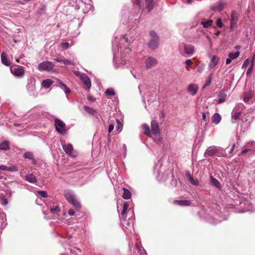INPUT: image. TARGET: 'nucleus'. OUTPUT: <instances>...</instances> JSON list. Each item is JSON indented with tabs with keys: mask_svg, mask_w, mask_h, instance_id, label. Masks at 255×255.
<instances>
[{
	"mask_svg": "<svg viewBox=\"0 0 255 255\" xmlns=\"http://www.w3.org/2000/svg\"><path fill=\"white\" fill-rule=\"evenodd\" d=\"M80 79L83 82V84L84 85V87L87 89L89 90L91 88V81L90 80L88 76L84 74V75H81V77L80 78Z\"/></svg>",
	"mask_w": 255,
	"mask_h": 255,
	"instance_id": "15",
	"label": "nucleus"
},
{
	"mask_svg": "<svg viewBox=\"0 0 255 255\" xmlns=\"http://www.w3.org/2000/svg\"><path fill=\"white\" fill-rule=\"evenodd\" d=\"M0 169L2 170L8 171L10 172H16L18 170L17 167L15 165L8 167L4 165H0Z\"/></svg>",
	"mask_w": 255,
	"mask_h": 255,
	"instance_id": "20",
	"label": "nucleus"
},
{
	"mask_svg": "<svg viewBox=\"0 0 255 255\" xmlns=\"http://www.w3.org/2000/svg\"><path fill=\"white\" fill-rule=\"evenodd\" d=\"M150 40L148 44V46L152 49H156L159 46V37L154 31H150L149 32Z\"/></svg>",
	"mask_w": 255,
	"mask_h": 255,
	"instance_id": "4",
	"label": "nucleus"
},
{
	"mask_svg": "<svg viewBox=\"0 0 255 255\" xmlns=\"http://www.w3.org/2000/svg\"><path fill=\"white\" fill-rule=\"evenodd\" d=\"M212 22H213L212 20H209L206 21H202L201 24L203 25L204 27L207 28L211 25Z\"/></svg>",
	"mask_w": 255,
	"mask_h": 255,
	"instance_id": "45",
	"label": "nucleus"
},
{
	"mask_svg": "<svg viewBox=\"0 0 255 255\" xmlns=\"http://www.w3.org/2000/svg\"><path fill=\"white\" fill-rule=\"evenodd\" d=\"M145 64L147 69H150L157 64V61L156 58L149 56L146 59Z\"/></svg>",
	"mask_w": 255,
	"mask_h": 255,
	"instance_id": "14",
	"label": "nucleus"
},
{
	"mask_svg": "<svg viewBox=\"0 0 255 255\" xmlns=\"http://www.w3.org/2000/svg\"><path fill=\"white\" fill-rule=\"evenodd\" d=\"M54 60L57 62L62 63V60H63V59L56 58H54Z\"/></svg>",
	"mask_w": 255,
	"mask_h": 255,
	"instance_id": "62",
	"label": "nucleus"
},
{
	"mask_svg": "<svg viewBox=\"0 0 255 255\" xmlns=\"http://www.w3.org/2000/svg\"><path fill=\"white\" fill-rule=\"evenodd\" d=\"M129 207V205L128 202H124L123 205V210L121 213V219L125 218V215Z\"/></svg>",
	"mask_w": 255,
	"mask_h": 255,
	"instance_id": "31",
	"label": "nucleus"
},
{
	"mask_svg": "<svg viewBox=\"0 0 255 255\" xmlns=\"http://www.w3.org/2000/svg\"><path fill=\"white\" fill-rule=\"evenodd\" d=\"M226 93L227 91L224 89L221 90L219 92L217 96V99L215 100L216 104H220L224 103L226 101L227 97Z\"/></svg>",
	"mask_w": 255,
	"mask_h": 255,
	"instance_id": "13",
	"label": "nucleus"
},
{
	"mask_svg": "<svg viewBox=\"0 0 255 255\" xmlns=\"http://www.w3.org/2000/svg\"><path fill=\"white\" fill-rule=\"evenodd\" d=\"M62 146L63 150L67 154L73 157L76 156V153L73 150L72 144L64 142L62 143Z\"/></svg>",
	"mask_w": 255,
	"mask_h": 255,
	"instance_id": "11",
	"label": "nucleus"
},
{
	"mask_svg": "<svg viewBox=\"0 0 255 255\" xmlns=\"http://www.w3.org/2000/svg\"><path fill=\"white\" fill-rule=\"evenodd\" d=\"M216 24H217V25L220 28L222 27V26L223 25L222 21L220 18L217 19Z\"/></svg>",
	"mask_w": 255,
	"mask_h": 255,
	"instance_id": "54",
	"label": "nucleus"
},
{
	"mask_svg": "<svg viewBox=\"0 0 255 255\" xmlns=\"http://www.w3.org/2000/svg\"><path fill=\"white\" fill-rule=\"evenodd\" d=\"M226 0H220L211 6V9L214 11H221L227 5Z\"/></svg>",
	"mask_w": 255,
	"mask_h": 255,
	"instance_id": "8",
	"label": "nucleus"
},
{
	"mask_svg": "<svg viewBox=\"0 0 255 255\" xmlns=\"http://www.w3.org/2000/svg\"><path fill=\"white\" fill-rule=\"evenodd\" d=\"M53 83V81L51 79H45L42 81V86L43 87L47 89L49 88Z\"/></svg>",
	"mask_w": 255,
	"mask_h": 255,
	"instance_id": "27",
	"label": "nucleus"
},
{
	"mask_svg": "<svg viewBox=\"0 0 255 255\" xmlns=\"http://www.w3.org/2000/svg\"><path fill=\"white\" fill-rule=\"evenodd\" d=\"M61 46L65 49H67L69 47V44L68 42H63L61 43Z\"/></svg>",
	"mask_w": 255,
	"mask_h": 255,
	"instance_id": "56",
	"label": "nucleus"
},
{
	"mask_svg": "<svg viewBox=\"0 0 255 255\" xmlns=\"http://www.w3.org/2000/svg\"><path fill=\"white\" fill-rule=\"evenodd\" d=\"M55 126L56 131L61 134L64 135L66 132V125L61 120L56 119L55 120Z\"/></svg>",
	"mask_w": 255,
	"mask_h": 255,
	"instance_id": "7",
	"label": "nucleus"
},
{
	"mask_svg": "<svg viewBox=\"0 0 255 255\" xmlns=\"http://www.w3.org/2000/svg\"><path fill=\"white\" fill-rule=\"evenodd\" d=\"M54 67V65L52 62L45 61L42 62H41L38 66V69L40 71H51Z\"/></svg>",
	"mask_w": 255,
	"mask_h": 255,
	"instance_id": "6",
	"label": "nucleus"
},
{
	"mask_svg": "<svg viewBox=\"0 0 255 255\" xmlns=\"http://www.w3.org/2000/svg\"><path fill=\"white\" fill-rule=\"evenodd\" d=\"M9 148V144L7 141H3L0 143V150H6Z\"/></svg>",
	"mask_w": 255,
	"mask_h": 255,
	"instance_id": "32",
	"label": "nucleus"
},
{
	"mask_svg": "<svg viewBox=\"0 0 255 255\" xmlns=\"http://www.w3.org/2000/svg\"><path fill=\"white\" fill-rule=\"evenodd\" d=\"M136 249L139 255H146L145 250L143 248L139 247L137 245H136Z\"/></svg>",
	"mask_w": 255,
	"mask_h": 255,
	"instance_id": "44",
	"label": "nucleus"
},
{
	"mask_svg": "<svg viewBox=\"0 0 255 255\" xmlns=\"http://www.w3.org/2000/svg\"><path fill=\"white\" fill-rule=\"evenodd\" d=\"M212 74H210L208 77L207 79L206 80L204 86L203 88H205V87L209 86L212 82Z\"/></svg>",
	"mask_w": 255,
	"mask_h": 255,
	"instance_id": "42",
	"label": "nucleus"
},
{
	"mask_svg": "<svg viewBox=\"0 0 255 255\" xmlns=\"http://www.w3.org/2000/svg\"><path fill=\"white\" fill-rule=\"evenodd\" d=\"M74 74L80 77V78L81 77V75H84V73H82L79 71H74Z\"/></svg>",
	"mask_w": 255,
	"mask_h": 255,
	"instance_id": "58",
	"label": "nucleus"
},
{
	"mask_svg": "<svg viewBox=\"0 0 255 255\" xmlns=\"http://www.w3.org/2000/svg\"><path fill=\"white\" fill-rule=\"evenodd\" d=\"M151 135H153V139L157 144H162V139L160 135L159 127L156 121L153 120L151 122Z\"/></svg>",
	"mask_w": 255,
	"mask_h": 255,
	"instance_id": "2",
	"label": "nucleus"
},
{
	"mask_svg": "<svg viewBox=\"0 0 255 255\" xmlns=\"http://www.w3.org/2000/svg\"><path fill=\"white\" fill-rule=\"evenodd\" d=\"M210 184L211 185L216 187L218 188H220L221 187V184L219 183V182L216 179L213 178V177H211Z\"/></svg>",
	"mask_w": 255,
	"mask_h": 255,
	"instance_id": "34",
	"label": "nucleus"
},
{
	"mask_svg": "<svg viewBox=\"0 0 255 255\" xmlns=\"http://www.w3.org/2000/svg\"><path fill=\"white\" fill-rule=\"evenodd\" d=\"M133 40L134 38L130 33L126 34L121 37L120 45H118L117 48L115 47L113 49L114 60L118 61L119 62L121 61L119 64L120 65L117 66V67H122L125 64V57H126L127 54L130 51L129 44Z\"/></svg>",
	"mask_w": 255,
	"mask_h": 255,
	"instance_id": "1",
	"label": "nucleus"
},
{
	"mask_svg": "<svg viewBox=\"0 0 255 255\" xmlns=\"http://www.w3.org/2000/svg\"><path fill=\"white\" fill-rule=\"evenodd\" d=\"M25 180L31 183H35L37 182L36 177L32 173L26 175L25 176Z\"/></svg>",
	"mask_w": 255,
	"mask_h": 255,
	"instance_id": "25",
	"label": "nucleus"
},
{
	"mask_svg": "<svg viewBox=\"0 0 255 255\" xmlns=\"http://www.w3.org/2000/svg\"><path fill=\"white\" fill-rule=\"evenodd\" d=\"M84 110L86 112H87L88 113L91 115H94L95 113H96V111L94 109H92L87 106L84 107Z\"/></svg>",
	"mask_w": 255,
	"mask_h": 255,
	"instance_id": "41",
	"label": "nucleus"
},
{
	"mask_svg": "<svg viewBox=\"0 0 255 255\" xmlns=\"http://www.w3.org/2000/svg\"><path fill=\"white\" fill-rule=\"evenodd\" d=\"M37 193L42 197L46 198L47 197V193L45 191H38Z\"/></svg>",
	"mask_w": 255,
	"mask_h": 255,
	"instance_id": "50",
	"label": "nucleus"
},
{
	"mask_svg": "<svg viewBox=\"0 0 255 255\" xmlns=\"http://www.w3.org/2000/svg\"><path fill=\"white\" fill-rule=\"evenodd\" d=\"M252 98V94L250 92H246L244 95L243 100L245 102H249L250 100Z\"/></svg>",
	"mask_w": 255,
	"mask_h": 255,
	"instance_id": "40",
	"label": "nucleus"
},
{
	"mask_svg": "<svg viewBox=\"0 0 255 255\" xmlns=\"http://www.w3.org/2000/svg\"><path fill=\"white\" fill-rule=\"evenodd\" d=\"M11 73L15 77L17 78H22L24 75V67L22 66H19L17 68H11Z\"/></svg>",
	"mask_w": 255,
	"mask_h": 255,
	"instance_id": "10",
	"label": "nucleus"
},
{
	"mask_svg": "<svg viewBox=\"0 0 255 255\" xmlns=\"http://www.w3.org/2000/svg\"><path fill=\"white\" fill-rule=\"evenodd\" d=\"M133 6L136 9H141L143 6V3L141 0H132Z\"/></svg>",
	"mask_w": 255,
	"mask_h": 255,
	"instance_id": "24",
	"label": "nucleus"
},
{
	"mask_svg": "<svg viewBox=\"0 0 255 255\" xmlns=\"http://www.w3.org/2000/svg\"><path fill=\"white\" fill-rule=\"evenodd\" d=\"M59 211V209L57 207L51 208V212L53 214H56Z\"/></svg>",
	"mask_w": 255,
	"mask_h": 255,
	"instance_id": "53",
	"label": "nucleus"
},
{
	"mask_svg": "<svg viewBox=\"0 0 255 255\" xmlns=\"http://www.w3.org/2000/svg\"><path fill=\"white\" fill-rule=\"evenodd\" d=\"M57 86L60 87V88L63 89L65 94H68L71 93L70 89L68 88L66 85L64 84L61 80H57Z\"/></svg>",
	"mask_w": 255,
	"mask_h": 255,
	"instance_id": "21",
	"label": "nucleus"
},
{
	"mask_svg": "<svg viewBox=\"0 0 255 255\" xmlns=\"http://www.w3.org/2000/svg\"><path fill=\"white\" fill-rule=\"evenodd\" d=\"M130 73L133 77L137 79H140L142 77V74L140 69H135L131 68L130 70Z\"/></svg>",
	"mask_w": 255,
	"mask_h": 255,
	"instance_id": "18",
	"label": "nucleus"
},
{
	"mask_svg": "<svg viewBox=\"0 0 255 255\" xmlns=\"http://www.w3.org/2000/svg\"><path fill=\"white\" fill-rule=\"evenodd\" d=\"M1 60L3 64L6 66H8L10 65V62L7 60L6 55L2 52L1 55Z\"/></svg>",
	"mask_w": 255,
	"mask_h": 255,
	"instance_id": "28",
	"label": "nucleus"
},
{
	"mask_svg": "<svg viewBox=\"0 0 255 255\" xmlns=\"http://www.w3.org/2000/svg\"><path fill=\"white\" fill-rule=\"evenodd\" d=\"M145 1L146 8L148 10V11H150L153 9L154 6L153 0H145Z\"/></svg>",
	"mask_w": 255,
	"mask_h": 255,
	"instance_id": "36",
	"label": "nucleus"
},
{
	"mask_svg": "<svg viewBox=\"0 0 255 255\" xmlns=\"http://www.w3.org/2000/svg\"><path fill=\"white\" fill-rule=\"evenodd\" d=\"M254 64V60H251L250 59H246L244 62L243 63L242 68L243 69H246L248 66H250V65H252L251 64Z\"/></svg>",
	"mask_w": 255,
	"mask_h": 255,
	"instance_id": "35",
	"label": "nucleus"
},
{
	"mask_svg": "<svg viewBox=\"0 0 255 255\" xmlns=\"http://www.w3.org/2000/svg\"><path fill=\"white\" fill-rule=\"evenodd\" d=\"M23 157L25 158H28L29 159L32 160V163L34 164H35L36 162L35 160L33 158V155L31 152H26L23 154Z\"/></svg>",
	"mask_w": 255,
	"mask_h": 255,
	"instance_id": "33",
	"label": "nucleus"
},
{
	"mask_svg": "<svg viewBox=\"0 0 255 255\" xmlns=\"http://www.w3.org/2000/svg\"><path fill=\"white\" fill-rule=\"evenodd\" d=\"M240 114V112H233L232 115V118L235 120H237L239 119Z\"/></svg>",
	"mask_w": 255,
	"mask_h": 255,
	"instance_id": "48",
	"label": "nucleus"
},
{
	"mask_svg": "<svg viewBox=\"0 0 255 255\" xmlns=\"http://www.w3.org/2000/svg\"><path fill=\"white\" fill-rule=\"evenodd\" d=\"M189 181L191 183L194 185L197 186L198 185V181L194 180L193 177Z\"/></svg>",
	"mask_w": 255,
	"mask_h": 255,
	"instance_id": "55",
	"label": "nucleus"
},
{
	"mask_svg": "<svg viewBox=\"0 0 255 255\" xmlns=\"http://www.w3.org/2000/svg\"><path fill=\"white\" fill-rule=\"evenodd\" d=\"M232 60L229 57L228 58H227L226 60V64L227 65L228 64H229L231 63V62H232Z\"/></svg>",
	"mask_w": 255,
	"mask_h": 255,
	"instance_id": "63",
	"label": "nucleus"
},
{
	"mask_svg": "<svg viewBox=\"0 0 255 255\" xmlns=\"http://www.w3.org/2000/svg\"><path fill=\"white\" fill-rule=\"evenodd\" d=\"M184 50L186 54L192 55L195 51V47L191 44H184Z\"/></svg>",
	"mask_w": 255,
	"mask_h": 255,
	"instance_id": "16",
	"label": "nucleus"
},
{
	"mask_svg": "<svg viewBox=\"0 0 255 255\" xmlns=\"http://www.w3.org/2000/svg\"><path fill=\"white\" fill-rule=\"evenodd\" d=\"M219 57L216 56H213L211 59V60L209 64L208 67L209 69H212L217 65L219 61Z\"/></svg>",
	"mask_w": 255,
	"mask_h": 255,
	"instance_id": "22",
	"label": "nucleus"
},
{
	"mask_svg": "<svg viewBox=\"0 0 255 255\" xmlns=\"http://www.w3.org/2000/svg\"><path fill=\"white\" fill-rule=\"evenodd\" d=\"M122 222V226L123 227V229L127 230L129 231L130 233H132V231H134L133 229V223L132 219H129L128 221H125V218L121 219Z\"/></svg>",
	"mask_w": 255,
	"mask_h": 255,
	"instance_id": "9",
	"label": "nucleus"
},
{
	"mask_svg": "<svg viewBox=\"0 0 255 255\" xmlns=\"http://www.w3.org/2000/svg\"><path fill=\"white\" fill-rule=\"evenodd\" d=\"M114 128V126L113 125H110L109 127L108 131L109 132H111Z\"/></svg>",
	"mask_w": 255,
	"mask_h": 255,
	"instance_id": "59",
	"label": "nucleus"
},
{
	"mask_svg": "<svg viewBox=\"0 0 255 255\" xmlns=\"http://www.w3.org/2000/svg\"><path fill=\"white\" fill-rule=\"evenodd\" d=\"M7 225L5 219L3 218V216H0V230H2Z\"/></svg>",
	"mask_w": 255,
	"mask_h": 255,
	"instance_id": "37",
	"label": "nucleus"
},
{
	"mask_svg": "<svg viewBox=\"0 0 255 255\" xmlns=\"http://www.w3.org/2000/svg\"><path fill=\"white\" fill-rule=\"evenodd\" d=\"M234 147H235V145H233L232 147L230 149V153H232L234 151Z\"/></svg>",
	"mask_w": 255,
	"mask_h": 255,
	"instance_id": "64",
	"label": "nucleus"
},
{
	"mask_svg": "<svg viewBox=\"0 0 255 255\" xmlns=\"http://www.w3.org/2000/svg\"><path fill=\"white\" fill-rule=\"evenodd\" d=\"M240 54V53L239 51H237L235 53L230 52L229 53L228 56H229V57L231 60H234V59L237 58L239 56Z\"/></svg>",
	"mask_w": 255,
	"mask_h": 255,
	"instance_id": "39",
	"label": "nucleus"
},
{
	"mask_svg": "<svg viewBox=\"0 0 255 255\" xmlns=\"http://www.w3.org/2000/svg\"><path fill=\"white\" fill-rule=\"evenodd\" d=\"M64 196L66 199L73 206L77 209L81 208V205L76 199L73 193L70 191H65L64 192Z\"/></svg>",
	"mask_w": 255,
	"mask_h": 255,
	"instance_id": "5",
	"label": "nucleus"
},
{
	"mask_svg": "<svg viewBox=\"0 0 255 255\" xmlns=\"http://www.w3.org/2000/svg\"><path fill=\"white\" fill-rule=\"evenodd\" d=\"M198 90V87L194 84H190L189 85L187 91L192 96H194L196 94Z\"/></svg>",
	"mask_w": 255,
	"mask_h": 255,
	"instance_id": "17",
	"label": "nucleus"
},
{
	"mask_svg": "<svg viewBox=\"0 0 255 255\" xmlns=\"http://www.w3.org/2000/svg\"><path fill=\"white\" fill-rule=\"evenodd\" d=\"M217 151V148L216 147L210 146L206 149L205 153L208 156H211L214 155Z\"/></svg>",
	"mask_w": 255,
	"mask_h": 255,
	"instance_id": "23",
	"label": "nucleus"
},
{
	"mask_svg": "<svg viewBox=\"0 0 255 255\" xmlns=\"http://www.w3.org/2000/svg\"><path fill=\"white\" fill-rule=\"evenodd\" d=\"M204 69V66L201 65V66H199L198 67L197 71L198 72L201 73L203 71Z\"/></svg>",
	"mask_w": 255,
	"mask_h": 255,
	"instance_id": "57",
	"label": "nucleus"
},
{
	"mask_svg": "<svg viewBox=\"0 0 255 255\" xmlns=\"http://www.w3.org/2000/svg\"><path fill=\"white\" fill-rule=\"evenodd\" d=\"M174 203H176L180 206H184L190 205L191 202L190 200H175Z\"/></svg>",
	"mask_w": 255,
	"mask_h": 255,
	"instance_id": "30",
	"label": "nucleus"
},
{
	"mask_svg": "<svg viewBox=\"0 0 255 255\" xmlns=\"http://www.w3.org/2000/svg\"><path fill=\"white\" fill-rule=\"evenodd\" d=\"M251 65H250L249 67V68H248V70L247 71L246 74L247 76H249V75H250L251 74V73L252 72L253 67H254V64H252Z\"/></svg>",
	"mask_w": 255,
	"mask_h": 255,
	"instance_id": "51",
	"label": "nucleus"
},
{
	"mask_svg": "<svg viewBox=\"0 0 255 255\" xmlns=\"http://www.w3.org/2000/svg\"><path fill=\"white\" fill-rule=\"evenodd\" d=\"M142 128L144 131V133L145 134H146L147 136H148L149 137H152L151 132L150 130L149 126L146 124H144L142 125Z\"/></svg>",
	"mask_w": 255,
	"mask_h": 255,
	"instance_id": "26",
	"label": "nucleus"
},
{
	"mask_svg": "<svg viewBox=\"0 0 255 255\" xmlns=\"http://www.w3.org/2000/svg\"><path fill=\"white\" fill-rule=\"evenodd\" d=\"M11 196V194L6 192L5 191L0 192V204L6 206L8 204L7 198Z\"/></svg>",
	"mask_w": 255,
	"mask_h": 255,
	"instance_id": "12",
	"label": "nucleus"
},
{
	"mask_svg": "<svg viewBox=\"0 0 255 255\" xmlns=\"http://www.w3.org/2000/svg\"><path fill=\"white\" fill-rule=\"evenodd\" d=\"M250 152V153L251 154H255V150L254 149V150H252V149H249V148H245V149L243 150L241 153L239 154V155H241V154H245L246 153H247L248 152Z\"/></svg>",
	"mask_w": 255,
	"mask_h": 255,
	"instance_id": "46",
	"label": "nucleus"
},
{
	"mask_svg": "<svg viewBox=\"0 0 255 255\" xmlns=\"http://www.w3.org/2000/svg\"><path fill=\"white\" fill-rule=\"evenodd\" d=\"M106 96H114L115 95V92L113 88H108L105 92Z\"/></svg>",
	"mask_w": 255,
	"mask_h": 255,
	"instance_id": "43",
	"label": "nucleus"
},
{
	"mask_svg": "<svg viewBox=\"0 0 255 255\" xmlns=\"http://www.w3.org/2000/svg\"><path fill=\"white\" fill-rule=\"evenodd\" d=\"M212 120L213 123L218 124L221 120V116L218 113H215L213 115Z\"/></svg>",
	"mask_w": 255,
	"mask_h": 255,
	"instance_id": "29",
	"label": "nucleus"
},
{
	"mask_svg": "<svg viewBox=\"0 0 255 255\" xmlns=\"http://www.w3.org/2000/svg\"><path fill=\"white\" fill-rule=\"evenodd\" d=\"M124 193L123 194V197L126 199H128L131 197V194L130 192L127 189L124 188Z\"/></svg>",
	"mask_w": 255,
	"mask_h": 255,
	"instance_id": "38",
	"label": "nucleus"
},
{
	"mask_svg": "<svg viewBox=\"0 0 255 255\" xmlns=\"http://www.w3.org/2000/svg\"><path fill=\"white\" fill-rule=\"evenodd\" d=\"M186 175L189 180H190L192 178L190 173L189 171L186 172Z\"/></svg>",
	"mask_w": 255,
	"mask_h": 255,
	"instance_id": "60",
	"label": "nucleus"
},
{
	"mask_svg": "<svg viewBox=\"0 0 255 255\" xmlns=\"http://www.w3.org/2000/svg\"><path fill=\"white\" fill-rule=\"evenodd\" d=\"M35 84V78L30 76L27 78L26 89L29 95L33 97H36L38 95L36 90Z\"/></svg>",
	"mask_w": 255,
	"mask_h": 255,
	"instance_id": "3",
	"label": "nucleus"
},
{
	"mask_svg": "<svg viewBox=\"0 0 255 255\" xmlns=\"http://www.w3.org/2000/svg\"><path fill=\"white\" fill-rule=\"evenodd\" d=\"M207 115H209V113L203 112L202 114V120L203 122L205 123L206 125L207 124V122L208 121V119H207Z\"/></svg>",
	"mask_w": 255,
	"mask_h": 255,
	"instance_id": "49",
	"label": "nucleus"
},
{
	"mask_svg": "<svg viewBox=\"0 0 255 255\" xmlns=\"http://www.w3.org/2000/svg\"><path fill=\"white\" fill-rule=\"evenodd\" d=\"M238 16L235 11L232 12L231 19H230V27L233 28V26L236 24L238 21Z\"/></svg>",
	"mask_w": 255,
	"mask_h": 255,
	"instance_id": "19",
	"label": "nucleus"
},
{
	"mask_svg": "<svg viewBox=\"0 0 255 255\" xmlns=\"http://www.w3.org/2000/svg\"><path fill=\"white\" fill-rule=\"evenodd\" d=\"M62 63L64 65H74L73 62H72L70 60H67L66 59H63V60H62Z\"/></svg>",
	"mask_w": 255,
	"mask_h": 255,
	"instance_id": "52",
	"label": "nucleus"
},
{
	"mask_svg": "<svg viewBox=\"0 0 255 255\" xmlns=\"http://www.w3.org/2000/svg\"><path fill=\"white\" fill-rule=\"evenodd\" d=\"M70 216H73L75 214V212L73 209H70L68 211Z\"/></svg>",
	"mask_w": 255,
	"mask_h": 255,
	"instance_id": "61",
	"label": "nucleus"
},
{
	"mask_svg": "<svg viewBox=\"0 0 255 255\" xmlns=\"http://www.w3.org/2000/svg\"><path fill=\"white\" fill-rule=\"evenodd\" d=\"M185 64L186 65L185 68L187 70L189 71V67L191 66L193 64L192 61L191 59L186 60L185 62Z\"/></svg>",
	"mask_w": 255,
	"mask_h": 255,
	"instance_id": "47",
	"label": "nucleus"
}]
</instances>
